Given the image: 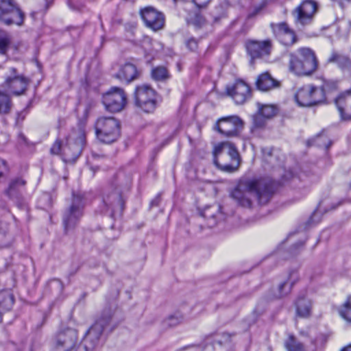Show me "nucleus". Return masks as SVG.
I'll return each instance as SVG.
<instances>
[{"mask_svg": "<svg viewBox=\"0 0 351 351\" xmlns=\"http://www.w3.org/2000/svg\"><path fill=\"white\" fill-rule=\"evenodd\" d=\"M273 191L270 184L263 180H247L240 182L231 193L232 199L241 206L251 208L256 197L261 205L267 204Z\"/></svg>", "mask_w": 351, "mask_h": 351, "instance_id": "f257e3e1", "label": "nucleus"}, {"mask_svg": "<svg viewBox=\"0 0 351 351\" xmlns=\"http://www.w3.org/2000/svg\"><path fill=\"white\" fill-rule=\"evenodd\" d=\"M289 69L298 76L313 74L317 69L318 61L315 52L308 47L299 48L289 55Z\"/></svg>", "mask_w": 351, "mask_h": 351, "instance_id": "f03ea898", "label": "nucleus"}, {"mask_svg": "<svg viewBox=\"0 0 351 351\" xmlns=\"http://www.w3.org/2000/svg\"><path fill=\"white\" fill-rule=\"evenodd\" d=\"M213 153L214 164L223 171L232 173L240 166L239 154L235 146L229 142L218 143Z\"/></svg>", "mask_w": 351, "mask_h": 351, "instance_id": "7ed1b4c3", "label": "nucleus"}, {"mask_svg": "<svg viewBox=\"0 0 351 351\" xmlns=\"http://www.w3.org/2000/svg\"><path fill=\"white\" fill-rule=\"evenodd\" d=\"M110 322V308H105L97 316L95 324L86 332L83 346L77 347L75 351H92L97 345L104 328Z\"/></svg>", "mask_w": 351, "mask_h": 351, "instance_id": "20e7f679", "label": "nucleus"}, {"mask_svg": "<svg viewBox=\"0 0 351 351\" xmlns=\"http://www.w3.org/2000/svg\"><path fill=\"white\" fill-rule=\"evenodd\" d=\"M328 89V82H325L322 86L305 85L297 90L295 99L300 106H312L325 101L326 91Z\"/></svg>", "mask_w": 351, "mask_h": 351, "instance_id": "39448f33", "label": "nucleus"}, {"mask_svg": "<svg viewBox=\"0 0 351 351\" xmlns=\"http://www.w3.org/2000/svg\"><path fill=\"white\" fill-rule=\"evenodd\" d=\"M86 145V132L80 128L71 132L62 148V158L66 162H75L80 156Z\"/></svg>", "mask_w": 351, "mask_h": 351, "instance_id": "423d86ee", "label": "nucleus"}, {"mask_svg": "<svg viewBox=\"0 0 351 351\" xmlns=\"http://www.w3.org/2000/svg\"><path fill=\"white\" fill-rule=\"evenodd\" d=\"M84 206V194L73 193L71 204L64 211L62 218L66 232L77 226L83 216Z\"/></svg>", "mask_w": 351, "mask_h": 351, "instance_id": "0eeeda50", "label": "nucleus"}, {"mask_svg": "<svg viewBox=\"0 0 351 351\" xmlns=\"http://www.w3.org/2000/svg\"><path fill=\"white\" fill-rule=\"evenodd\" d=\"M23 21L24 14L13 0H0V22L21 25Z\"/></svg>", "mask_w": 351, "mask_h": 351, "instance_id": "6e6552de", "label": "nucleus"}, {"mask_svg": "<svg viewBox=\"0 0 351 351\" xmlns=\"http://www.w3.org/2000/svg\"><path fill=\"white\" fill-rule=\"evenodd\" d=\"M135 104L145 112H153L156 106L155 90L148 85L143 84L136 88L134 93Z\"/></svg>", "mask_w": 351, "mask_h": 351, "instance_id": "1a4fd4ad", "label": "nucleus"}, {"mask_svg": "<svg viewBox=\"0 0 351 351\" xmlns=\"http://www.w3.org/2000/svg\"><path fill=\"white\" fill-rule=\"evenodd\" d=\"M77 342V330L66 328L56 335L53 351H73L76 348Z\"/></svg>", "mask_w": 351, "mask_h": 351, "instance_id": "9d476101", "label": "nucleus"}, {"mask_svg": "<svg viewBox=\"0 0 351 351\" xmlns=\"http://www.w3.org/2000/svg\"><path fill=\"white\" fill-rule=\"evenodd\" d=\"M140 15L146 27L156 32L165 26V16L152 6H147L140 10Z\"/></svg>", "mask_w": 351, "mask_h": 351, "instance_id": "9b49d317", "label": "nucleus"}, {"mask_svg": "<svg viewBox=\"0 0 351 351\" xmlns=\"http://www.w3.org/2000/svg\"><path fill=\"white\" fill-rule=\"evenodd\" d=\"M26 180L23 177L13 178L9 183L8 189L5 191L7 196L12 200L19 208H24L23 194L25 191Z\"/></svg>", "mask_w": 351, "mask_h": 351, "instance_id": "f8f14e48", "label": "nucleus"}, {"mask_svg": "<svg viewBox=\"0 0 351 351\" xmlns=\"http://www.w3.org/2000/svg\"><path fill=\"white\" fill-rule=\"evenodd\" d=\"M10 74L6 77L3 86L14 95L23 94L27 89L28 80L23 75H18L16 69L14 67L10 68Z\"/></svg>", "mask_w": 351, "mask_h": 351, "instance_id": "ddd939ff", "label": "nucleus"}, {"mask_svg": "<svg viewBox=\"0 0 351 351\" xmlns=\"http://www.w3.org/2000/svg\"><path fill=\"white\" fill-rule=\"evenodd\" d=\"M243 128V121L237 116L223 117L217 121L215 128L226 136H237Z\"/></svg>", "mask_w": 351, "mask_h": 351, "instance_id": "4468645a", "label": "nucleus"}, {"mask_svg": "<svg viewBox=\"0 0 351 351\" xmlns=\"http://www.w3.org/2000/svg\"><path fill=\"white\" fill-rule=\"evenodd\" d=\"M227 93L237 104H243L250 96L249 86L242 80H237L226 88Z\"/></svg>", "mask_w": 351, "mask_h": 351, "instance_id": "2eb2a0df", "label": "nucleus"}, {"mask_svg": "<svg viewBox=\"0 0 351 351\" xmlns=\"http://www.w3.org/2000/svg\"><path fill=\"white\" fill-rule=\"evenodd\" d=\"M317 10V4L311 0L304 1L293 11V15L298 22L302 25L308 23Z\"/></svg>", "mask_w": 351, "mask_h": 351, "instance_id": "dca6fc26", "label": "nucleus"}, {"mask_svg": "<svg viewBox=\"0 0 351 351\" xmlns=\"http://www.w3.org/2000/svg\"><path fill=\"white\" fill-rule=\"evenodd\" d=\"M246 49L252 58H262L270 54L271 43L269 40L263 41L250 40L246 43Z\"/></svg>", "mask_w": 351, "mask_h": 351, "instance_id": "f3484780", "label": "nucleus"}, {"mask_svg": "<svg viewBox=\"0 0 351 351\" xmlns=\"http://www.w3.org/2000/svg\"><path fill=\"white\" fill-rule=\"evenodd\" d=\"M271 27L278 39L283 45L289 46L296 42V36L294 32L288 27L287 23L271 24Z\"/></svg>", "mask_w": 351, "mask_h": 351, "instance_id": "a211bd4d", "label": "nucleus"}, {"mask_svg": "<svg viewBox=\"0 0 351 351\" xmlns=\"http://www.w3.org/2000/svg\"><path fill=\"white\" fill-rule=\"evenodd\" d=\"M128 104V96L124 89L118 86H111V112L123 110Z\"/></svg>", "mask_w": 351, "mask_h": 351, "instance_id": "6ab92c4d", "label": "nucleus"}, {"mask_svg": "<svg viewBox=\"0 0 351 351\" xmlns=\"http://www.w3.org/2000/svg\"><path fill=\"white\" fill-rule=\"evenodd\" d=\"M335 104L342 120L351 119V89L341 95L335 99Z\"/></svg>", "mask_w": 351, "mask_h": 351, "instance_id": "aec40b11", "label": "nucleus"}, {"mask_svg": "<svg viewBox=\"0 0 351 351\" xmlns=\"http://www.w3.org/2000/svg\"><path fill=\"white\" fill-rule=\"evenodd\" d=\"M296 315L302 318L310 316L312 308V301L307 295H300L295 303Z\"/></svg>", "mask_w": 351, "mask_h": 351, "instance_id": "412c9836", "label": "nucleus"}, {"mask_svg": "<svg viewBox=\"0 0 351 351\" xmlns=\"http://www.w3.org/2000/svg\"><path fill=\"white\" fill-rule=\"evenodd\" d=\"M14 296L10 289L0 291V322L3 314L9 312L14 304Z\"/></svg>", "mask_w": 351, "mask_h": 351, "instance_id": "4be33fe9", "label": "nucleus"}, {"mask_svg": "<svg viewBox=\"0 0 351 351\" xmlns=\"http://www.w3.org/2000/svg\"><path fill=\"white\" fill-rule=\"evenodd\" d=\"M258 105V113L254 116V122L257 127H261L264 124L262 117L270 119L276 114V108L273 105Z\"/></svg>", "mask_w": 351, "mask_h": 351, "instance_id": "5701e85b", "label": "nucleus"}, {"mask_svg": "<svg viewBox=\"0 0 351 351\" xmlns=\"http://www.w3.org/2000/svg\"><path fill=\"white\" fill-rule=\"evenodd\" d=\"M138 76V71L136 66L132 64H125L122 66L118 73L114 74V77L121 81H125L127 83L135 80Z\"/></svg>", "mask_w": 351, "mask_h": 351, "instance_id": "b1692460", "label": "nucleus"}, {"mask_svg": "<svg viewBox=\"0 0 351 351\" xmlns=\"http://www.w3.org/2000/svg\"><path fill=\"white\" fill-rule=\"evenodd\" d=\"M279 84V82L273 78L268 72L261 74L256 82L257 88L261 91H268L278 87Z\"/></svg>", "mask_w": 351, "mask_h": 351, "instance_id": "393cba45", "label": "nucleus"}, {"mask_svg": "<svg viewBox=\"0 0 351 351\" xmlns=\"http://www.w3.org/2000/svg\"><path fill=\"white\" fill-rule=\"evenodd\" d=\"M204 217L210 221L209 226H213L217 223V219L221 215V206L219 204H214L206 207L202 212Z\"/></svg>", "mask_w": 351, "mask_h": 351, "instance_id": "a878e982", "label": "nucleus"}, {"mask_svg": "<svg viewBox=\"0 0 351 351\" xmlns=\"http://www.w3.org/2000/svg\"><path fill=\"white\" fill-rule=\"evenodd\" d=\"M339 315L347 323H351V294L346 296L337 308Z\"/></svg>", "mask_w": 351, "mask_h": 351, "instance_id": "bb28decb", "label": "nucleus"}, {"mask_svg": "<svg viewBox=\"0 0 351 351\" xmlns=\"http://www.w3.org/2000/svg\"><path fill=\"white\" fill-rule=\"evenodd\" d=\"M328 62L335 63L341 69H348L351 66V60L346 56L332 52L328 59Z\"/></svg>", "mask_w": 351, "mask_h": 351, "instance_id": "cd10ccee", "label": "nucleus"}, {"mask_svg": "<svg viewBox=\"0 0 351 351\" xmlns=\"http://www.w3.org/2000/svg\"><path fill=\"white\" fill-rule=\"evenodd\" d=\"M184 319V317L180 312H175L163 320L162 325L166 328L175 327L182 323Z\"/></svg>", "mask_w": 351, "mask_h": 351, "instance_id": "c85d7f7f", "label": "nucleus"}, {"mask_svg": "<svg viewBox=\"0 0 351 351\" xmlns=\"http://www.w3.org/2000/svg\"><path fill=\"white\" fill-rule=\"evenodd\" d=\"M287 351H306L304 345L296 339L293 335H289L284 341Z\"/></svg>", "mask_w": 351, "mask_h": 351, "instance_id": "c756f323", "label": "nucleus"}, {"mask_svg": "<svg viewBox=\"0 0 351 351\" xmlns=\"http://www.w3.org/2000/svg\"><path fill=\"white\" fill-rule=\"evenodd\" d=\"M12 108V101L10 97L2 92H0V114H8Z\"/></svg>", "mask_w": 351, "mask_h": 351, "instance_id": "7c9ffc66", "label": "nucleus"}, {"mask_svg": "<svg viewBox=\"0 0 351 351\" xmlns=\"http://www.w3.org/2000/svg\"><path fill=\"white\" fill-rule=\"evenodd\" d=\"M297 278L296 275L291 274L288 280L284 282L279 286V297H282L287 295L294 285L295 280Z\"/></svg>", "mask_w": 351, "mask_h": 351, "instance_id": "2f4dec72", "label": "nucleus"}, {"mask_svg": "<svg viewBox=\"0 0 351 351\" xmlns=\"http://www.w3.org/2000/svg\"><path fill=\"white\" fill-rule=\"evenodd\" d=\"M11 44V39L9 35L0 30V54L1 55H6L10 45Z\"/></svg>", "mask_w": 351, "mask_h": 351, "instance_id": "473e14b6", "label": "nucleus"}, {"mask_svg": "<svg viewBox=\"0 0 351 351\" xmlns=\"http://www.w3.org/2000/svg\"><path fill=\"white\" fill-rule=\"evenodd\" d=\"M38 207L41 209H47L52 205L51 197L48 193H43L38 199Z\"/></svg>", "mask_w": 351, "mask_h": 351, "instance_id": "72a5a7b5", "label": "nucleus"}, {"mask_svg": "<svg viewBox=\"0 0 351 351\" xmlns=\"http://www.w3.org/2000/svg\"><path fill=\"white\" fill-rule=\"evenodd\" d=\"M223 346L227 350H229L232 347L231 344V336L228 333H223L215 341V347H221Z\"/></svg>", "mask_w": 351, "mask_h": 351, "instance_id": "f704fd0d", "label": "nucleus"}, {"mask_svg": "<svg viewBox=\"0 0 351 351\" xmlns=\"http://www.w3.org/2000/svg\"><path fill=\"white\" fill-rule=\"evenodd\" d=\"M152 77L158 81L164 80L168 78V71L165 66H157L152 69Z\"/></svg>", "mask_w": 351, "mask_h": 351, "instance_id": "c9c22d12", "label": "nucleus"}, {"mask_svg": "<svg viewBox=\"0 0 351 351\" xmlns=\"http://www.w3.org/2000/svg\"><path fill=\"white\" fill-rule=\"evenodd\" d=\"M109 120L108 117L99 118L95 123V132H108Z\"/></svg>", "mask_w": 351, "mask_h": 351, "instance_id": "e433bc0d", "label": "nucleus"}, {"mask_svg": "<svg viewBox=\"0 0 351 351\" xmlns=\"http://www.w3.org/2000/svg\"><path fill=\"white\" fill-rule=\"evenodd\" d=\"M117 204H115V202L113 203V212L121 216L124 209V199L122 196L119 194H117Z\"/></svg>", "mask_w": 351, "mask_h": 351, "instance_id": "4c0bfd02", "label": "nucleus"}, {"mask_svg": "<svg viewBox=\"0 0 351 351\" xmlns=\"http://www.w3.org/2000/svg\"><path fill=\"white\" fill-rule=\"evenodd\" d=\"M267 2L268 0H263L259 4L255 5L253 10L249 13L248 16L252 18L259 14L265 8Z\"/></svg>", "mask_w": 351, "mask_h": 351, "instance_id": "58836bf2", "label": "nucleus"}, {"mask_svg": "<svg viewBox=\"0 0 351 351\" xmlns=\"http://www.w3.org/2000/svg\"><path fill=\"white\" fill-rule=\"evenodd\" d=\"M62 148L63 146H62L61 141L56 140L51 147V153L56 155L60 154L62 155Z\"/></svg>", "mask_w": 351, "mask_h": 351, "instance_id": "ea45409f", "label": "nucleus"}, {"mask_svg": "<svg viewBox=\"0 0 351 351\" xmlns=\"http://www.w3.org/2000/svg\"><path fill=\"white\" fill-rule=\"evenodd\" d=\"M114 127L113 131H111V134H114L117 137H119L121 133L120 122L112 117H111V128Z\"/></svg>", "mask_w": 351, "mask_h": 351, "instance_id": "a19ab883", "label": "nucleus"}, {"mask_svg": "<svg viewBox=\"0 0 351 351\" xmlns=\"http://www.w3.org/2000/svg\"><path fill=\"white\" fill-rule=\"evenodd\" d=\"M95 134L99 141L106 144L110 143V136L108 132H95Z\"/></svg>", "mask_w": 351, "mask_h": 351, "instance_id": "79ce46f5", "label": "nucleus"}, {"mask_svg": "<svg viewBox=\"0 0 351 351\" xmlns=\"http://www.w3.org/2000/svg\"><path fill=\"white\" fill-rule=\"evenodd\" d=\"M212 1L213 0H192V2L198 9H203L206 8Z\"/></svg>", "mask_w": 351, "mask_h": 351, "instance_id": "37998d69", "label": "nucleus"}, {"mask_svg": "<svg viewBox=\"0 0 351 351\" xmlns=\"http://www.w3.org/2000/svg\"><path fill=\"white\" fill-rule=\"evenodd\" d=\"M108 197H107L106 199L105 197H103L102 199V206L99 208V213L101 214L106 213L108 211Z\"/></svg>", "mask_w": 351, "mask_h": 351, "instance_id": "c03bdc74", "label": "nucleus"}, {"mask_svg": "<svg viewBox=\"0 0 351 351\" xmlns=\"http://www.w3.org/2000/svg\"><path fill=\"white\" fill-rule=\"evenodd\" d=\"M186 46L190 50L195 51L197 48V41L194 38H190L186 41Z\"/></svg>", "mask_w": 351, "mask_h": 351, "instance_id": "a18cd8bd", "label": "nucleus"}, {"mask_svg": "<svg viewBox=\"0 0 351 351\" xmlns=\"http://www.w3.org/2000/svg\"><path fill=\"white\" fill-rule=\"evenodd\" d=\"M187 20L191 21L192 23L196 25H201L204 21L203 18L199 14H196L194 19L191 16H189Z\"/></svg>", "mask_w": 351, "mask_h": 351, "instance_id": "49530a36", "label": "nucleus"}, {"mask_svg": "<svg viewBox=\"0 0 351 351\" xmlns=\"http://www.w3.org/2000/svg\"><path fill=\"white\" fill-rule=\"evenodd\" d=\"M27 114V111L26 109H23L22 111L18 112L16 116V123H20L22 122L25 119Z\"/></svg>", "mask_w": 351, "mask_h": 351, "instance_id": "de8ad7c7", "label": "nucleus"}, {"mask_svg": "<svg viewBox=\"0 0 351 351\" xmlns=\"http://www.w3.org/2000/svg\"><path fill=\"white\" fill-rule=\"evenodd\" d=\"M7 163L6 162L0 158V178L3 176L4 172L7 171Z\"/></svg>", "mask_w": 351, "mask_h": 351, "instance_id": "09e8293b", "label": "nucleus"}, {"mask_svg": "<svg viewBox=\"0 0 351 351\" xmlns=\"http://www.w3.org/2000/svg\"><path fill=\"white\" fill-rule=\"evenodd\" d=\"M91 108H92V105L90 104H87L86 105L84 110V114H83V119L84 120H87Z\"/></svg>", "mask_w": 351, "mask_h": 351, "instance_id": "8fccbe9b", "label": "nucleus"}, {"mask_svg": "<svg viewBox=\"0 0 351 351\" xmlns=\"http://www.w3.org/2000/svg\"><path fill=\"white\" fill-rule=\"evenodd\" d=\"M18 140H19V142H20V143H27V139H26L25 135L22 133L19 134Z\"/></svg>", "mask_w": 351, "mask_h": 351, "instance_id": "3c124183", "label": "nucleus"}, {"mask_svg": "<svg viewBox=\"0 0 351 351\" xmlns=\"http://www.w3.org/2000/svg\"><path fill=\"white\" fill-rule=\"evenodd\" d=\"M341 351H351V344L347 347L343 348Z\"/></svg>", "mask_w": 351, "mask_h": 351, "instance_id": "603ef678", "label": "nucleus"}, {"mask_svg": "<svg viewBox=\"0 0 351 351\" xmlns=\"http://www.w3.org/2000/svg\"><path fill=\"white\" fill-rule=\"evenodd\" d=\"M120 291L119 289H117L116 292L113 293V298H117L119 295Z\"/></svg>", "mask_w": 351, "mask_h": 351, "instance_id": "864d4df0", "label": "nucleus"}, {"mask_svg": "<svg viewBox=\"0 0 351 351\" xmlns=\"http://www.w3.org/2000/svg\"><path fill=\"white\" fill-rule=\"evenodd\" d=\"M105 107H106V110H108L109 107H110V104H107L105 101H103Z\"/></svg>", "mask_w": 351, "mask_h": 351, "instance_id": "5fc2aeb1", "label": "nucleus"}, {"mask_svg": "<svg viewBox=\"0 0 351 351\" xmlns=\"http://www.w3.org/2000/svg\"><path fill=\"white\" fill-rule=\"evenodd\" d=\"M109 95V92H106V94H105V95H104V99H105V98H106V97L107 95Z\"/></svg>", "mask_w": 351, "mask_h": 351, "instance_id": "6e6d98bb", "label": "nucleus"}, {"mask_svg": "<svg viewBox=\"0 0 351 351\" xmlns=\"http://www.w3.org/2000/svg\"><path fill=\"white\" fill-rule=\"evenodd\" d=\"M69 6H70L73 10H75V8H72V7H71V4H70V3L69 4Z\"/></svg>", "mask_w": 351, "mask_h": 351, "instance_id": "4d7b16f0", "label": "nucleus"}, {"mask_svg": "<svg viewBox=\"0 0 351 351\" xmlns=\"http://www.w3.org/2000/svg\"><path fill=\"white\" fill-rule=\"evenodd\" d=\"M17 351H21V350H17Z\"/></svg>", "mask_w": 351, "mask_h": 351, "instance_id": "13d9d810", "label": "nucleus"}]
</instances>
